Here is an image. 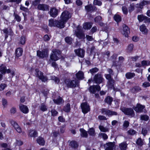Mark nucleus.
Returning a JSON list of instances; mask_svg holds the SVG:
<instances>
[{
    "mask_svg": "<svg viewBox=\"0 0 150 150\" xmlns=\"http://www.w3.org/2000/svg\"><path fill=\"white\" fill-rule=\"evenodd\" d=\"M61 52L57 50H53L52 51V53L50 56V59L48 62V63L50 64L51 60L56 61L59 59V56H60Z\"/></svg>",
    "mask_w": 150,
    "mask_h": 150,
    "instance_id": "obj_1",
    "label": "nucleus"
},
{
    "mask_svg": "<svg viewBox=\"0 0 150 150\" xmlns=\"http://www.w3.org/2000/svg\"><path fill=\"white\" fill-rule=\"evenodd\" d=\"M120 110L127 115H129L132 117H134L135 114L133 109L131 108H122Z\"/></svg>",
    "mask_w": 150,
    "mask_h": 150,
    "instance_id": "obj_2",
    "label": "nucleus"
},
{
    "mask_svg": "<svg viewBox=\"0 0 150 150\" xmlns=\"http://www.w3.org/2000/svg\"><path fill=\"white\" fill-rule=\"evenodd\" d=\"M104 80L102 75L100 73L95 74L93 78V81L97 84H100L102 83Z\"/></svg>",
    "mask_w": 150,
    "mask_h": 150,
    "instance_id": "obj_3",
    "label": "nucleus"
},
{
    "mask_svg": "<svg viewBox=\"0 0 150 150\" xmlns=\"http://www.w3.org/2000/svg\"><path fill=\"white\" fill-rule=\"evenodd\" d=\"M101 111L102 114L108 115L109 117H111L113 115H117V112L106 108H102L101 110Z\"/></svg>",
    "mask_w": 150,
    "mask_h": 150,
    "instance_id": "obj_4",
    "label": "nucleus"
},
{
    "mask_svg": "<svg viewBox=\"0 0 150 150\" xmlns=\"http://www.w3.org/2000/svg\"><path fill=\"white\" fill-rule=\"evenodd\" d=\"M111 75L110 74H105V75L106 79L108 80L107 82L108 87L110 88H112L113 87V83L114 82V80L112 78Z\"/></svg>",
    "mask_w": 150,
    "mask_h": 150,
    "instance_id": "obj_5",
    "label": "nucleus"
},
{
    "mask_svg": "<svg viewBox=\"0 0 150 150\" xmlns=\"http://www.w3.org/2000/svg\"><path fill=\"white\" fill-rule=\"evenodd\" d=\"M75 34L77 38L79 39H82L85 38V34L81 28V27L79 25L77 27V30Z\"/></svg>",
    "mask_w": 150,
    "mask_h": 150,
    "instance_id": "obj_6",
    "label": "nucleus"
},
{
    "mask_svg": "<svg viewBox=\"0 0 150 150\" xmlns=\"http://www.w3.org/2000/svg\"><path fill=\"white\" fill-rule=\"evenodd\" d=\"M35 74L37 77H38L42 82H45L47 81V78L46 76L43 75V73L40 71L38 69H36L35 70Z\"/></svg>",
    "mask_w": 150,
    "mask_h": 150,
    "instance_id": "obj_7",
    "label": "nucleus"
},
{
    "mask_svg": "<svg viewBox=\"0 0 150 150\" xmlns=\"http://www.w3.org/2000/svg\"><path fill=\"white\" fill-rule=\"evenodd\" d=\"M71 15L67 11H64L61 16V20L66 22L67 20L71 17Z\"/></svg>",
    "mask_w": 150,
    "mask_h": 150,
    "instance_id": "obj_8",
    "label": "nucleus"
},
{
    "mask_svg": "<svg viewBox=\"0 0 150 150\" xmlns=\"http://www.w3.org/2000/svg\"><path fill=\"white\" fill-rule=\"evenodd\" d=\"M37 55L42 58L46 57L48 56V51L46 49H43L42 51L38 50L37 51Z\"/></svg>",
    "mask_w": 150,
    "mask_h": 150,
    "instance_id": "obj_9",
    "label": "nucleus"
},
{
    "mask_svg": "<svg viewBox=\"0 0 150 150\" xmlns=\"http://www.w3.org/2000/svg\"><path fill=\"white\" fill-rule=\"evenodd\" d=\"M82 112L84 114H86L90 110V108L87 103H83L81 105Z\"/></svg>",
    "mask_w": 150,
    "mask_h": 150,
    "instance_id": "obj_10",
    "label": "nucleus"
},
{
    "mask_svg": "<svg viewBox=\"0 0 150 150\" xmlns=\"http://www.w3.org/2000/svg\"><path fill=\"white\" fill-rule=\"evenodd\" d=\"M100 89V86L98 85H93L91 86L89 88V91L90 92L95 94L97 91H99Z\"/></svg>",
    "mask_w": 150,
    "mask_h": 150,
    "instance_id": "obj_11",
    "label": "nucleus"
},
{
    "mask_svg": "<svg viewBox=\"0 0 150 150\" xmlns=\"http://www.w3.org/2000/svg\"><path fill=\"white\" fill-rule=\"evenodd\" d=\"M66 83L67 86L70 88L76 87L78 83L76 81L71 80L67 81Z\"/></svg>",
    "mask_w": 150,
    "mask_h": 150,
    "instance_id": "obj_12",
    "label": "nucleus"
},
{
    "mask_svg": "<svg viewBox=\"0 0 150 150\" xmlns=\"http://www.w3.org/2000/svg\"><path fill=\"white\" fill-rule=\"evenodd\" d=\"M10 122L17 132L18 133H21V132L22 130L21 128L16 122L12 120L10 121Z\"/></svg>",
    "mask_w": 150,
    "mask_h": 150,
    "instance_id": "obj_13",
    "label": "nucleus"
},
{
    "mask_svg": "<svg viewBox=\"0 0 150 150\" xmlns=\"http://www.w3.org/2000/svg\"><path fill=\"white\" fill-rule=\"evenodd\" d=\"M74 52L76 54L80 57L83 58L84 56L85 51L82 49L79 48L78 49L75 50Z\"/></svg>",
    "mask_w": 150,
    "mask_h": 150,
    "instance_id": "obj_14",
    "label": "nucleus"
},
{
    "mask_svg": "<svg viewBox=\"0 0 150 150\" xmlns=\"http://www.w3.org/2000/svg\"><path fill=\"white\" fill-rule=\"evenodd\" d=\"M38 9L43 11H47L49 9V6L45 4H40L38 5Z\"/></svg>",
    "mask_w": 150,
    "mask_h": 150,
    "instance_id": "obj_15",
    "label": "nucleus"
},
{
    "mask_svg": "<svg viewBox=\"0 0 150 150\" xmlns=\"http://www.w3.org/2000/svg\"><path fill=\"white\" fill-rule=\"evenodd\" d=\"M145 107V106L138 104L136 107H133V108L136 112H141L143 111V110Z\"/></svg>",
    "mask_w": 150,
    "mask_h": 150,
    "instance_id": "obj_16",
    "label": "nucleus"
},
{
    "mask_svg": "<svg viewBox=\"0 0 150 150\" xmlns=\"http://www.w3.org/2000/svg\"><path fill=\"white\" fill-rule=\"evenodd\" d=\"M123 30L122 32V34L125 37L128 36V35L130 33L129 29L128 27L126 25H123Z\"/></svg>",
    "mask_w": 150,
    "mask_h": 150,
    "instance_id": "obj_17",
    "label": "nucleus"
},
{
    "mask_svg": "<svg viewBox=\"0 0 150 150\" xmlns=\"http://www.w3.org/2000/svg\"><path fill=\"white\" fill-rule=\"evenodd\" d=\"M58 10L56 8L53 7L50 9V13L51 16L55 17L58 15Z\"/></svg>",
    "mask_w": 150,
    "mask_h": 150,
    "instance_id": "obj_18",
    "label": "nucleus"
},
{
    "mask_svg": "<svg viewBox=\"0 0 150 150\" xmlns=\"http://www.w3.org/2000/svg\"><path fill=\"white\" fill-rule=\"evenodd\" d=\"M19 108L20 110L24 113H28L29 112V109L27 106L22 104H20Z\"/></svg>",
    "mask_w": 150,
    "mask_h": 150,
    "instance_id": "obj_19",
    "label": "nucleus"
},
{
    "mask_svg": "<svg viewBox=\"0 0 150 150\" xmlns=\"http://www.w3.org/2000/svg\"><path fill=\"white\" fill-rule=\"evenodd\" d=\"M56 25L57 27L60 28H63L64 27L65 22L61 20V19L59 21H57L56 22Z\"/></svg>",
    "mask_w": 150,
    "mask_h": 150,
    "instance_id": "obj_20",
    "label": "nucleus"
},
{
    "mask_svg": "<svg viewBox=\"0 0 150 150\" xmlns=\"http://www.w3.org/2000/svg\"><path fill=\"white\" fill-rule=\"evenodd\" d=\"M96 7L89 4L85 6V9L87 12L93 11L95 10Z\"/></svg>",
    "mask_w": 150,
    "mask_h": 150,
    "instance_id": "obj_21",
    "label": "nucleus"
},
{
    "mask_svg": "<svg viewBox=\"0 0 150 150\" xmlns=\"http://www.w3.org/2000/svg\"><path fill=\"white\" fill-rule=\"evenodd\" d=\"M76 76L79 79H82L84 78V73L81 71H79L76 74Z\"/></svg>",
    "mask_w": 150,
    "mask_h": 150,
    "instance_id": "obj_22",
    "label": "nucleus"
},
{
    "mask_svg": "<svg viewBox=\"0 0 150 150\" xmlns=\"http://www.w3.org/2000/svg\"><path fill=\"white\" fill-rule=\"evenodd\" d=\"M127 144L126 142H123L119 144V147L121 150H125L127 148Z\"/></svg>",
    "mask_w": 150,
    "mask_h": 150,
    "instance_id": "obj_23",
    "label": "nucleus"
},
{
    "mask_svg": "<svg viewBox=\"0 0 150 150\" xmlns=\"http://www.w3.org/2000/svg\"><path fill=\"white\" fill-rule=\"evenodd\" d=\"M92 25V23L90 22H86L84 23L83 25V28L85 30L89 29Z\"/></svg>",
    "mask_w": 150,
    "mask_h": 150,
    "instance_id": "obj_24",
    "label": "nucleus"
},
{
    "mask_svg": "<svg viewBox=\"0 0 150 150\" xmlns=\"http://www.w3.org/2000/svg\"><path fill=\"white\" fill-rule=\"evenodd\" d=\"M81 132L80 135L81 137H83L87 138L88 137L87 132L83 128L80 129Z\"/></svg>",
    "mask_w": 150,
    "mask_h": 150,
    "instance_id": "obj_25",
    "label": "nucleus"
},
{
    "mask_svg": "<svg viewBox=\"0 0 150 150\" xmlns=\"http://www.w3.org/2000/svg\"><path fill=\"white\" fill-rule=\"evenodd\" d=\"M37 142L40 145L42 146L44 145L45 142L43 138L41 137H39L37 138Z\"/></svg>",
    "mask_w": 150,
    "mask_h": 150,
    "instance_id": "obj_26",
    "label": "nucleus"
},
{
    "mask_svg": "<svg viewBox=\"0 0 150 150\" xmlns=\"http://www.w3.org/2000/svg\"><path fill=\"white\" fill-rule=\"evenodd\" d=\"M23 49L21 48H18L16 51V56L18 57L22 55L23 53Z\"/></svg>",
    "mask_w": 150,
    "mask_h": 150,
    "instance_id": "obj_27",
    "label": "nucleus"
},
{
    "mask_svg": "<svg viewBox=\"0 0 150 150\" xmlns=\"http://www.w3.org/2000/svg\"><path fill=\"white\" fill-rule=\"evenodd\" d=\"M113 100V99L112 97L108 96L105 99L104 101L108 105H111Z\"/></svg>",
    "mask_w": 150,
    "mask_h": 150,
    "instance_id": "obj_28",
    "label": "nucleus"
},
{
    "mask_svg": "<svg viewBox=\"0 0 150 150\" xmlns=\"http://www.w3.org/2000/svg\"><path fill=\"white\" fill-rule=\"evenodd\" d=\"M107 146L105 150H113L114 144L112 142H109L106 144Z\"/></svg>",
    "mask_w": 150,
    "mask_h": 150,
    "instance_id": "obj_29",
    "label": "nucleus"
},
{
    "mask_svg": "<svg viewBox=\"0 0 150 150\" xmlns=\"http://www.w3.org/2000/svg\"><path fill=\"white\" fill-rule=\"evenodd\" d=\"M37 133L35 130H30L29 132V136L31 137H35L37 136Z\"/></svg>",
    "mask_w": 150,
    "mask_h": 150,
    "instance_id": "obj_30",
    "label": "nucleus"
},
{
    "mask_svg": "<svg viewBox=\"0 0 150 150\" xmlns=\"http://www.w3.org/2000/svg\"><path fill=\"white\" fill-rule=\"evenodd\" d=\"M39 108L40 110L43 112L46 111L47 110V106L44 103H41Z\"/></svg>",
    "mask_w": 150,
    "mask_h": 150,
    "instance_id": "obj_31",
    "label": "nucleus"
},
{
    "mask_svg": "<svg viewBox=\"0 0 150 150\" xmlns=\"http://www.w3.org/2000/svg\"><path fill=\"white\" fill-rule=\"evenodd\" d=\"M140 30L143 33H146L148 32V30L144 24H143L140 26Z\"/></svg>",
    "mask_w": 150,
    "mask_h": 150,
    "instance_id": "obj_32",
    "label": "nucleus"
},
{
    "mask_svg": "<svg viewBox=\"0 0 150 150\" xmlns=\"http://www.w3.org/2000/svg\"><path fill=\"white\" fill-rule=\"evenodd\" d=\"M53 101L55 103L58 105L61 104L63 102L62 99L59 96L56 99H54Z\"/></svg>",
    "mask_w": 150,
    "mask_h": 150,
    "instance_id": "obj_33",
    "label": "nucleus"
},
{
    "mask_svg": "<svg viewBox=\"0 0 150 150\" xmlns=\"http://www.w3.org/2000/svg\"><path fill=\"white\" fill-rule=\"evenodd\" d=\"M135 74L134 73L128 72L125 74L126 78L128 79H130L134 77Z\"/></svg>",
    "mask_w": 150,
    "mask_h": 150,
    "instance_id": "obj_34",
    "label": "nucleus"
},
{
    "mask_svg": "<svg viewBox=\"0 0 150 150\" xmlns=\"http://www.w3.org/2000/svg\"><path fill=\"white\" fill-rule=\"evenodd\" d=\"M56 20L54 21L53 19L49 20V25L50 27L55 26L56 25Z\"/></svg>",
    "mask_w": 150,
    "mask_h": 150,
    "instance_id": "obj_35",
    "label": "nucleus"
},
{
    "mask_svg": "<svg viewBox=\"0 0 150 150\" xmlns=\"http://www.w3.org/2000/svg\"><path fill=\"white\" fill-rule=\"evenodd\" d=\"M70 146L72 148L75 149L78 146L77 143L75 141H72L69 144Z\"/></svg>",
    "mask_w": 150,
    "mask_h": 150,
    "instance_id": "obj_36",
    "label": "nucleus"
},
{
    "mask_svg": "<svg viewBox=\"0 0 150 150\" xmlns=\"http://www.w3.org/2000/svg\"><path fill=\"white\" fill-rule=\"evenodd\" d=\"M99 128L101 132H106L109 131V129L106 127H104L102 125H100L99 126Z\"/></svg>",
    "mask_w": 150,
    "mask_h": 150,
    "instance_id": "obj_37",
    "label": "nucleus"
},
{
    "mask_svg": "<svg viewBox=\"0 0 150 150\" xmlns=\"http://www.w3.org/2000/svg\"><path fill=\"white\" fill-rule=\"evenodd\" d=\"M146 16L143 15H139L137 16V18L139 21L140 22H142L143 21H144Z\"/></svg>",
    "mask_w": 150,
    "mask_h": 150,
    "instance_id": "obj_38",
    "label": "nucleus"
},
{
    "mask_svg": "<svg viewBox=\"0 0 150 150\" xmlns=\"http://www.w3.org/2000/svg\"><path fill=\"white\" fill-rule=\"evenodd\" d=\"M71 109L70 105L69 103H67L63 108V110L66 112L70 111Z\"/></svg>",
    "mask_w": 150,
    "mask_h": 150,
    "instance_id": "obj_39",
    "label": "nucleus"
},
{
    "mask_svg": "<svg viewBox=\"0 0 150 150\" xmlns=\"http://www.w3.org/2000/svg\"><path fill=\"white\" fill-rule=\"evenodd\" d=\"M98 137H102L104 140H106L108 138L107 135L104 133H100L98 134Z\"/></svg>",
    "mask_w": 150,
    "mask_h": 150,
    "instance_id": "obj_40",
    "label": "nucleus"
},
{
    "mask_svg": "<svg viewBox=\"0 0 150 150\" xmlns=\"http://www.w3.org/2000/svg\"><path fill=\"white\" fill-rule=\"evenodd\" d=\"M134 45L132 44H130L128 46L127 48V51L128 52H131L133 50Z\"/></svg>",
    "mask_w": 150,
    "mask_h": 150,
    "instance_id": "obj_41",
    "label": "nucleus"
},
{
    "mask_svg": "<svg viewBox=\"0 0 150 150\" xmlns=\"http://www.w3.org/2000/svg\"><path fill=\"white\" fill-rule=\"evenodd\" d=\"M142 66L144 67L150 65V61H149L144 60L142 62Z\"/></svg>",
    "mask_w": 150,
    "mask_h": 150,
    "instance_id": "obj_42",
    "label": "nucleus"
},
{
    "mask_svg": "<svg viewBox=\"0 0 150 150\" xmlns=\"http://www.w3.org/2000/svg\"><path fill=\"white\" fill-rule=\"evenodd\" d=\"M6 67L2 65L0 67V71L3 74H5L6 73Z\"/></svg>",
    "mask_w": 150,
    "mask_h": 150,
    "instance_id": "obj_43",
    "label": "nucleus"
},
{
    "mask_svg": "<svg viewBox=\"0 0 150 150\" xmlns=\"http://www.w3.org/2000/svg\"><path fill=\"white\" fill-rule=\"evenodd\" d=\"M114 18L115 20L117 22H119L121 20V17L118 15H115L114 17Z\"/></svg>",
    "mask_w": 150,
    "mask_h": 150,
    "instance_id": "obj_44",
    "label": "nucleus"
},
{
    "mask_svg": "<svg viewBox=\"0 0 150 150\" xmlns=\"http://www.w3.org/2000/svg\"><path fill=\"white\" fill-rule=\"evenodd\" d=\"M89 134L91 136H93L95 135V131L93 128H91L89 129L88 131Z\"/></svg>",
    "mask_w": 150,
    "mask_h": 150,
    "instance_id": "obj_45",
    "label": "nucleus"
},
{
    "mask_svg": "<svg viewBox=\"0 0 150 150\" xmlns=\"http://www.w3.org/2000/svg\"><path fill=\"white\" fill-rule=\"evenodd\" d=\"M98 71L99 69L96 67H95L89 70V71L92 74L97 72Z\"/></svg>",
    "mask_w": 150,
    "mask_h": 150,
    "instance_id": "obj_46",
    "label": "nucleus"
},
{
    "mask_svg": "<svg viewBox=\"0 0 150 150\" xmlns=\"http://www.w3.org/2000/svg\"><path fill=\"white\" fill-rule=\"evenodd\" d=\"M66 42L69 44H71L72 42V39L70 37H67L65 38Z\"/></svg>",
    "mask_w": 150,
    "mask_h": 150,
    "instance_id": "obj_47",
    "label": "nucleus"
},
{
    "mask_svg": "<svg viewBox=\"0 0 150 150\" xmlns=\"http://www.w3.org/2000/svg\"><path fill=\"white\" fill-rule=\"evenodd\" d=\"M141 90V88L139 86H135L131 90V92H137Z\"/></svg>",
    "mask_w": 150,
    "mask_h": 150,
    "instance_id": "obj_48",
    "label": "nucleus"
},
{
    "mask_svg": "<svg viewBox=\"0 0 150 150\" xmlns=\"http://www.w3.org/2000/svg\"><path fill=\"white\" fill-rule=\"evenodd\" d=\"M141 2L143 7L144 6L148 5L150 4V1H149L143 0L141 1Z\"/></svg>",
    "mask_w": 150,
    "mask_h": 150,
    "instance_id": "obj_49",
    "label": "nucleus"
},
{
    "mask_svg": "<svg viewBox=\"0 0 150 150\" xmlns=\"http://www.w3.org/2000/svg\"><path fill=\"white\" fill-rule=\"evenodd\" d=\"M136 144L139 146H142L143 144V142L140 138H138L137 142Z\"/></svg>",
    "mask_w": 150,
    "mask_h": 150,
    "instance_id": "obj_50",
    "label": "nucleus"
},
{
    "mask_svg": "<svg viewBox=\"0 0 150 150\" xmlns=\"http://www.w3.org/2000/svg\"><path fill=\"white\" fill-rule=\"evenodd\" d=\"M140 118L141 120L145 121L148 120L149 119V117L146 115H141Z\"/></svg>",
    "mask_w": 150,
    "mask_h": 150,
    "instance_id": "obj_51",
    "label": "nucleus"
},
{
    "mask_svg": "<svg viewBox=\"0 0 150 150\" xmlns=\"http://www.w3.org/2000/svg\"><path fill=\"white\" fill-rule=\"evenodd\" d=\"M135 6L133 4H131L130 6L129 7V13H131L134 9Z\"/></svg>",
    "mask_w": 150,
    "mask_h": 150,
    "instance_id": "obj_52",
    "label": "nucleus"
},
{
    "mask_svg": "<svg viewBox=\"0 0 150 150\" xmlns=\"http://www.w3.org/2000/svg\"><path fill=\"white\" fill-rule=\"evenodd\" d=\"M2 4V1H0V9L1 10H6L8 9V8H9V7L8 6H7L6 5H2L1 6Z\"/></svg>",
    "mask_w": 150,
    "mask_h": 150,
    "instance_id": "obj_53",
    "label": "nucleus"
},
{
    "mask_svg": "<svg viewBox=\"0 0 150 150\" xmlns=\"http://www.w3.org/2000/svg\"><path fill=\"white\" fill-rule=\"evenodd\" d=\"M127 132L128 134L130 135H134L136 133V131L132 129L129 130Z\"/></svg>",
    "mask_w": 150,
    "mask_h": 150,
    "instance_id": "obj_54",
    "label": "nucleus"
},
{
    "mask_svg": "<svg viewBox=\"0 0 150 150\" xmlns=\"http://www.w3.org/2000/svg\"><path fill=\"white\" fill-rule=\"evenodd\" d=\"M94 5L100 6L102 4V2L101 1L98 0H94L93 2Z\"/></svg>",
    "mask_w": 150,
    "mask_h": 150,
    "instance_id": "obj_55",
    "label": "nucleus"
},
{
    "mask_svg": "<svg viewBox=\"0 0 150 150\" xmlns=\"http://www.w3.org/2000/svg\"><path fill=\"white\" fill-rule=\"evenodd\" d=\"M103 55L104 57L108 59L110 55V52L109 51H107L103 53Z\"/></svg>",
    "mask_w": 150,
    "mask_h": 150,
    "instance_id": "obj_56",
    "label": "nucleus"
},
{
    "mask_svg": "<svg viewBox=\"0 0 150 150\" xmlns=\"http://www.w3.org/2000/svg\"><path fill=\"white\" fill-rule=\"evenodd\" d=\"M51 112L52 116L53 117L56 116L58 114V112L54 109L52 110L51 111Z\"/></svg>",
    "mask_w": 150,
    "mask_h": 150,
    "instance_id": "obj_57",
    "label": "nucleus"
},
{
    "mask_svg": "<svg viewBox=\"0 0 150 150\" xmlns=\"http://www.w3.org/2000/svg\"><path fill=\"white\" fill-rule=\"evenodd\" d=\"M122 11L125 14H127L128 13V10L127 8L125 6H123L122 8Z\"/></svg>",
    "mask_w": 150,
    "mask_h": 150,
    "instance_id": "obj_58",
    "label": "nucleus"
},
{
    "mask_svg": "<svg viewBox=\"0 0 150 150\" xmlns=\"http://www.w3.org/2000/svg\"><path fill=\"white\" fill-rule=\"evenodd\" d=\"M7 87V85L4 83H1L0 84V91L4 90L5 88Z\"/></svg>",
    "mask_w": 150,
    "mask_h": 150,
    "instance_id": "obj_59",
    "label": "nucleus"
},
{
    "mask_svg": "<svg viewBox=\"0 0 150 150\" xmlns=\"http://www.w3.org/2000/svg\"><path fill=\"white\" fill-rule=\"evenodd\" d=\"M14 16L15 17V18L18 22H19L21 21V18L19 15L14 13Z\"/></svg>",
    "mask_w": 150,
    "mask_h": 150,
    "instance_id": "obj_60",
    "label": "nucleus"
},
{
    "mask_svg": "<svg viewBox=\"0 0 150 150\" xmlns=\"http://www.w3.org/2000/svg\"><path fill=\"white\" fill-rule=\"evenodd\" d=\"M142 86L144 88H146L150 86V83L148 82H145L143 83Z\"/></svg>",
    "mask_w": 150,
    "mask_h": 150,
    "instance_id": "obj_61",
    "label": "nucleus"
},
{
    "mask_svg": "<svg viewBox=\"0 0 150 150\" xmlns=\"http://www.w3.org/2000/svg\"><path fill=\"white\" fill-rule=\"evenodd\" d=\"M129 122L128 121L125 120L124 122V123L123 124V127L125 128H126L128 127L129 126Z\"/></svg>",
    "mask_w": 150,
    "mask_h": 150,
    "instance_id": "obj_62",
    "label": "nucleus"
},
{
    "mask_svg": "<svg viewBox=\"0 0 150 150\" xmlns=\"http://www.w3.org/2000/svg\"><path fill=\"white\" fill-rule=\"evenodd\" d=\"M102 17L100 16H98L95 18V21L96 23H99Z\"/></svg>",
    "mask_w": 150,
    "mask_h": 150,
    "instance_id": "obj_63",
    "label": "nucleus"
},
{
    "mask_svg": "<svg viewBox=\"0 0 150 150\" xmlns=\"http://www.w3.org/2000/svg\"><path fill=\"white\" fill-rule=\"evenodd\" d=\"M16 112V108L14 107L12 108L10 110V112L12 114H15Z\"/></svg>",
    "mask_w": 150,
    "mask_h": 150,
    "instance_id": "obj_64",
    "label": "nucleus"
}]
</instances>
